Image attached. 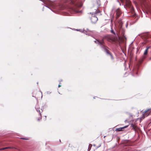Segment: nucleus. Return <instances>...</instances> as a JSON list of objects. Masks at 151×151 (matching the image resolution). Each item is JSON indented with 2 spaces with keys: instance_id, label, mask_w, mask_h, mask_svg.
Segmentation results:
<instances>
[{
  "instance_id": "obj_18",
  "label": "nucleus",
  "mask_w": 151,
  "mask_h": 151,
  "mask_svg": "<svg viewBox=\"0 0 151 151\" xmlns=\"http://www.w3.org/2000/svg\"><path fill=\"white\" fill-rule=\"evenodd\" d=\"M64 9V8H60V10H63Z\"/></svg>"
},
{
  "instance_id": "obj_2",
  "label": "nucleus",
  "mask_w": 151,
  "mask_h": 151,
  "mask_svg": "<svg viewBox=\"0 0 151 151\" xmlns=\"http://www.w3.org/2000/svg\"><path fill=\"white\" fill-rule=\"evenodd\" d=\"M70 3L71 4L74 5V7H71L70 10L72 12L77 13V8L81 7L82 6V2L81 0H72Z\"/></svg>"
},
{
  "instance_id": "obj_14",
  "label": "nucleus",
  "mask_w": 151,
  "mask_h": 151,
  "mask_svg": "<svg viewBox=\"0 0 151 151\" xmlns=\"http://www.w3.org/2000/svg\"><path fill=\"white\" fill-rule=\"evenodd\" d=\"M131 127H132L134 129L135 128L134 125L133 124H131Z\"/></svg>"
},
{
  "instance_id": "obj_15",
  "label": "nucleus",
  "mask_w": 151,
  "mask_h": 151,
  "mask_svg": "<svg viewBox=\"0 0 151 151\" xmlns=\"http://www.w3.org/2000/svg\"><path fill=\"white\" fill-rule=\"evenodd\" d=\"M22 139L24 140H28V139L27 138H21Z\"/></svg>"
},
{
  "instance_id": "obj_9",
  "label": "nucleus",
  "mask_w": 151,
  "mask_h": 151,
  "mask_svg": "<svg viewBox=\"0 0 151 151\" xmlns=\"http://www.w3.org/2000/svg\"><path fill=\"white\" fill-rule=\"evenodd\" d=\"M128 125H127L123 127L116 128L115 130V131L116 132H120L123 131H124V129L127 127H128Z\"/></svg>"
},
{
  "instance_id": "obj_12",
  "label": "nucleus",
  "mask_w": 151,
  "mask_h": 151,
  "mask_svg": "<svg viewBox=\"0 0 151 151\" xmlns=\"http://www.w3.org/2000/svg\"><path fill=\"white\" fill-rule=\"evenodd\" d=\"M92 146V145L91 144H89L88 147V151H89L90 150Z\"/></svg>"
},
{
  "instance_id": "obj_11",
  "label": "nucleus",
  "mask_w": 151,
  "mask_h": 151,
  "mask_svg": "<svg viewBox=\"0 0 151 151\" xmlns=\"http://www.w3.org/2000/svg\"><path fill=\"white\" fill-rule=\"evenodd\" d=\"M11 148V147H5L4 148H1L0 149V150H6V149H10V148Z\"/></svg>"
},
{
  "instance_id": "obj_3",
  "label": "nucleus",
  "mask_w": 151,
  "mask_h": 151,
  "mask_svg": "<svg viewBox=\"0 0 151 151\" xmlns=\"http://www.w3.org/2000/svg\"><path fill=\"white\" fill-rule=\"evenodd\" d=\"M126 5L127 7L130 9V12L133 14L132 16L134 17H135V14H134V9L133 6L131 5V2L129 0L127 1Z\"/></svg>"
},
{
  "instance_id": "obj_19",
  "label": "nucleus",
  "mask_w": 151,
  "mask_h": 151,
  "mask_svg": "<svg viewBox=\"0 0 151 151\" xmlns=\"http://www.w3.org/2000/svg\"><path fill=\"white\" fill-rule=\"evenodd\" d=\"M150 59L151 60V58H150Z\"/></svg>"
},
{
  "instance_id": "obj_6",
  "label": "nucleus",
  "mask_w": 151,
  "mask_h": 151,
  "mask_svg": "<svg viewBox=\"0 0 151 151\" xmlns=\"http://www.w3.org/2000/svg\"><path fill=\"white\" fill-rule=\"evenodd\" d=\"M37 111L39 113L40 117H39V118L37 119V121H39L40 119H41L42 115L41 114V113L42 112V109H41L39 108L37 109Z\"/></svg>"
},
{
  "instance_id": "obj_13",
  "label": "nucleus",
  "mask_w": 151,
  "mask_h": 151,
  "mask_svg": "<svg viewBox=\"0 0 151 151\" xmlns=\"http://www.w3.org/2000/svg\"><path fill=\"white\" fill-rule=\"evenodd\" d=\"M111 32L112 33L114 34V35H116V34H115V32H114V31L113 29H112L111 30Z\"/></svg>"
},
{
  "instance_id": "obj_16",
  "label": "nucleus",
  "mask_w": 151,
  "mask_h": 151,
  "mask_svg": "<svg viewBox=\"0 0 151 151\" xmlns=\"http://www.w3.org/2000/svg\"><path fill=\"white\" fill-rule=\"evenodd\" d=\"M145 58V56H143V58H142V61H143V60Z\"/></svg>"
},
{
  "instance_id": "obj_10",
  "label": "nucleus",
  "mask_w": 151,
  "mask_h": 151,
  "mask_svg": "<svg viewBox=\"0 0 151 151\" xmlns=\"http://www.w3.org/2000/svg\"><path fill=\"white\" fill-rule=\"evenodd\" d=\"M150 48V47H147L146 49L145 50V52L144 53V55H146L147 54L148 52V50Z\"/></svg>"
},
{
  "instance_id": "obj_8",
  "label": "nucleus",
  "mask_w": 151,
  "mask_h": 151,
  "mask_svg": "<svg viewBox=\"0 0 151 151\" xmlns=\"http://www.w3.org/2000/svg\"><path fill=\"white\" fill-rule=\"evenodd\" d=\"M48 5L50 7H51L52 8L55 9H57V7L53 3L51 2H49L48 4Z\"/></svg>"
},
{
  "instance_id": "obj_7",
  "label": "nucleus",
  "mask_w": 151,
  "mask_h": 151,
  "mask_svg": "<svg viewBox=\"0 0 151 151\" xmlns=\"http://www.w3.org/2000/svg\"><path fill=\"white\" fill-rule=\"evenodd\" d=\"M151 114V109H148L145 111L144 114V117L148 116L149 115Z\"/></svg>"
},
{
  "instance_id": "obj_4",
  "label": "nucleus",
  "mask_w": 151,
  "mask_h": 151,
  "mask_svg": "<svg viewBox=\"0 0 151 151\" xmlns=\"http://www.w3.org/2000/svg\"><path fill=\"white\" fill-rule=\"evenodd\" d=\"M88 16L92 23H95L97 21L98 18L94 14H91V13H90L88 14Z\"/></svg>"
},
{
  "instance_id": "obj_17",
  "label": "nucleus",
  "mask_w": 151,
  "mask_h": 151,
  "mask_svg": "<svg viewBox=\"0 0 151 151\" xmlns=\"http://www.w3.org/2000/svg\"><path fill=\"white\" fill-rule=\"evenodd\" d=\"M61 86V85H59L58 86V87L59 88V87H60Z\"/></svg>"
},
{
  "instance_id": "obj_5",
  "label": "nucleus",
  "mask_w": 151,
  "mask_h": 151,
  "mask_svg": "<svg viewBox=\"0 0 151 151\" xmlns=\"http://www.w3.org/2000/svg\"><path fill=\"white\" fill-rule=\"evenodd\" d=\"M116 19H117L120 16L122 12L120 9L119 8H118L116 9Z\"/></svg>"
},
{
  "instance_id": "obj_1",
  "label": "nucleus",
  "mask_w": 151,
  "mask_h": 151,
  "mask_svg": "<svg viewBox=\"0 0 151 151\" xmlns=\"http://www.w3.org/2000/svg\"><path fill=\"white\" fill-rule=\"evenodd\" d=\"M106 39L108 41L110 42L112 41V39L109 35L105 36L101 40H97V42L95 41V42L97 44L101 45V47L106 52L107 54L109 55L112 60H113L114 58L112 53L108 50L109 48L105 45V43L104 42V39Z\"/></svg>"
}]
</instances>
